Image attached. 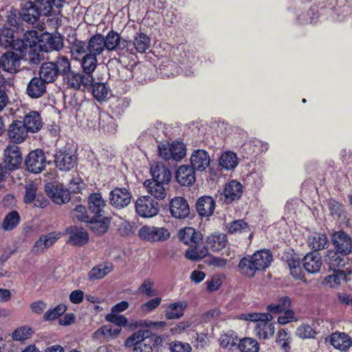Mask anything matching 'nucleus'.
I'll return each instance as SVG.
<instances>
[{
  "label": "nucleus",
  "instance_id": "338daca9",
  "mask_svg": "<svg viewBox=\"0 0 352 352\" xmlns=\"http://www.w3.org/2000/svg\"><path fill=\"white\" fill-rule=\"evenodd\" d=\"M66 309L67 307L65 305H58L54 309L47 311L43 316V318L45 320H55L62 316Z\"/></svg>",
  "mask_w": 352,
  "mask_h": 352
},
{
  "label": "nucleus",
  "instance_id": "f257e3e1",
  "mask_svg": "<svg viewBox=\"0 0 352 352\" xmlns=\"http://www.w3.org/2000/svg\"><path fill=\"white\" fill-rule=\"evenodd\" d=\"M273 259L271 252L268 250H261L252 256L243 258L239 263V269L241 274L252 277L256 271L267 268Z\"/></svg>",
  "mask_w": 352,
  "mask_h": 352
},
{
  "label": "nucleus",
  "instance_id": "a211bd4d",
  "mask_svg": "<svg viewBox=\"0 0 352 352\" xmlns=\"http://www.w3.org/2000/svg\"><path fill=\"white\" fill-rule=\"evenodd\" d=\"M152 181L168 184L171 179V173L168 167L162 162H153L150 167Z\"/></svg>",
  "mask_w": 352,
  "mask_h": 352
},
{
  "label": "nucleus",
  "instance_id": "4c0bfd02",
  "mask_svg": "<svg viewBox=\"0 0 352 352\" xmlns=\"http://www.w3.org/2000/svg\"><path fill=\"white\" fill-rule=\"evenodd\" d=\"M80 65L85 74L92 75L98 65L96 56L89 52L86 53L81 58Z\"/></svg>",
  "mask_w": 352,
  "mask_h": 352
},
{
  "label": "nucleus",
  "instance_id": "473e14b6",
  "mask_svg": "<svg viewBox=\"0 0 352 352\" xmlns=\"http://www.w3.org/2000/svg\"><path fill=\"white\" fill-rule=\"evenodd\" d=\"M59 74L54 62H47L42 64L39 69V76L47 84L54 82Z\"/></svg>",
  "mask_w": 352,
  "mask_h": 352
},
{
  "label": "nucleus",
  "instance_id": "37998d69",
  "mask_svg": "<svg viewBox=\"0 0 352 352\" xmlns=\"http://www.w3.org/2000/svg\"><path fill=\"white\" fill-rule=\"evenodd\" d=\"M42 44L30 46L28 50L27 59L33 65H38L44 59V54Z\"/></svg>",
  "mask_w": 352,
  "mask_h": 352
},
{
  "label": "nucleus",
  "instance_id": "8fccbe9b",
  "mask_svg": "<svg viewBox=\"0 0 352 352\" xmlns=\"http://www.w3.org/2000/svg\"><path fill=\"white\" fill-rule=\"evenodd\" d=\"M295 334L300 339H314L317 331L309 324L302 323L296 328Z\"/></svg>",
  "mask_w": 352,
  "mask_h": 352
},
{
  "label": "nucleus",
  "instance_id": "f704fd0d",
  "mask_svg": "<svg viewBox=\"0 0 352 352\" xmlns=\"http://www.w3.org/2000/svg\"><path fill=\"white\" fill-rule=\"evenodd\" d=\"M187 307L188 302L185 300L177 301L170 304L166 310V318L169 320L182 318Z\"/></svg>",
  "mask_w": 352,
  "mask_h": 352
},
{
  "label": "nucleus",
  "instance_id": "2f4dec72",
  "mask_svg": "<svg viewBox=\"0 0 352 352\" xmlns=\"http://www.w3.org/2000/svg\"><path fill=\"white\" fill-rule=\"evenodd\" d=\"M69 234V241L76 246H82L86 244L89 240V235L86 230L77 227H70L67 229Z\"/></svg>",
  "mask_w": 352,
  "mask_h": 352
},
{
  "label": "nucleus",
  "instance_id": "f03ea898",
  "mask_svg": "<svg viewBox=\"0 0 352 352\" xmlns=\"http://www.w3.org/2000/svg\"><path fill=\"white\" fill-rule=\"evenodd\" d=\"M240 319L256 322L255 333L259 339L268 340L274 334L275 327L271 322L272 316L270 314H244L240 316Z\"/></svg>",
  "mask_w": 352,
  "mask_h": 352
},
{
  "label": "nucleus",
  "instance_id": "5701e85b",
  "mask_svg": "<svg viewBox=\"0 0 352 352\" xmlns=\"http://www.w3.org/2000/svg\"><path fill=\"white\" fill-rule=\"evenodd\" d=\"M60 237V234L51 232L43 234L34 244L32 252L35 254L43 252L46 249L52 246Z\"/></svg>",
  "mask_w": 352,
  "mask_h": 352
},
{
  "label": "nucleus",
  "instance_id": "cd10ccee",
  "mask_svg": "<svg viewBox=\"0 0 352 352\" xmlns=\"http://www.w3.org/2000/svg\"><path fill=\"white\" fill-rule=\"evenodd\" d=\"M330 343L336 349L346 351L351 346L352 340L346 333L337 331L331 335Z\"/></svg>",
  "mask_w": 352,
  "mask_h": 352
},
{
  "label": "nucleus",
  "instance_id": "6e6d98bb",
  "mask_svg": "<svg viewBox=\"0 0 352 352\" xmlns=\"http://www.w3.org/2000/svg\"><path fill=\"white\" fill-rule=\"evenodd\" d=\"M146 331H138L130 336L124 342L125 347L130 348L132 346H135L140 343H145V338L147 337L146 336Z\"/></svg>",
  "mask_w": 352,
  "mask_h": 352
},
{
  "label": "nucleus",
  "instance_id": "0e129e2a",
  "mask_svg": "<svg viewBox=\"0 0 352 352\" xmlns=\"http://www.w3.org/2000/svg\"><path fill=\"white\" fill-rule=\"evenodd\" d=\"M91 86L93 87V95L96 100L102 101L107 97L109 89L104 83L100 82L94 85L92 84Z\"/></svg>",
  "mask_w": 352,
  "mask_h": 352
},
{
  "label": "nucleus",
  "instance_id": "13d9d810",
  "mask_svg": "<svg viewBox=\"0 0 352 352\" xmlns=\"http://www.w3.org/2000/svg\"><path fill=\"white\" fill-rule=\"evenodd\" d=\"M32 330L27 326L16 328L12 333V338L15 341H24L31 337Z\"/></svg>",
  "mask_w": 352,
  "mask_h": 352
},
{
  "label": "nucleus",
  "instance_id": "49530a36",
  "mask_svg": "<svg viewBox=\"0 0 352 352\" xmlns=\"http://www.w3.org/2000/svg\"><path fill=\"white\" fill-rule=\"evenodd\" d=\"M121 328L114 327L112 325H104L98 329L96 332V336L98 338L109 339L116 338L120 334Z\"/></svg>",
  "mask_w": 352,
  "mask_h": 352
},
{
  "label": "nucleus",
  "instance_id": "c03bdc74",
  "mask_svg": "<svg viewBox=\"0 0 352 352\" xmlns=\"http://www.w3.org/2000/svg\"><path fill=\"white\" fill-rule=\"evenodd\" d=\"M185 254V256L191 261H199L204 258L208 254V249L205 247L201 248L199 245L190 246Z\"/></svg>",
  "mask_w": 352,
  "mask_h": 352
},
{
  "label": "nucleus",
  "instance_id": "a878e982",
  "mask_svg": "<svg viewBox=\"0 0 352 352\" xmlns=\"http://www.w3.org/2000/svg\"><path fill=\"white\" fill-rule=\"evenodd\" d=\"M146 191L151 196L159 200L164 199L166 196V186L168 184H162L161 182L151 181L147 179L144 184Z\"/></svg>",
  "mask_w": 352,
  "mask_h": 352
},
{
  "label": "nucleus",
  "instance_id": "7c9ffc66",
  "mask_svg": "<svg viewBox=\"0 0 352 352\" xmlns=\"http://www.w3.org/2000/svg\"><path fill=\"white\" fill-rule=\"evenodd\" d=\"M19 15L25 22H36L41 14L34 3L28 1L23 6Z\"/></svg>",
  "mask_w": 352,
  "mask_h": 352
},
{
  "label": "nucleus",
  "instance_id": "9b49d317",
  "mask_svg": "<svg viewBox=\"0 0 352 352\" xmlns=\"http://www.w3.org/2000/svg\"><path fill=\"white\" fill-rule=\"evenodd\" d=\"M131 194L125 188H116L109 195L110 204L116 208L126 207L131 202Z\"/></svg>",
  "mask_w": 352,
  "mask_h": 352
},
{
  "label": "nucleus",
  "instance_id": "4be33fe9",
  "mask_svg": "<svg viewBox=\"0 0 352 352\" xmlns=\"http://www.w3.org/2000/svg\"><path fill=\"white\" fill-rule=\"evenodd\" d=\"M46 84L40 76L32 78L26 87L27 95L33 99L42 97L46 92Z\"/></svg>",
  "mask_w": 352,
  "mask_h": 352
},
{
  "label": "nucleus",
  "instance_id": "39448f33",
  "mask_svg": "<svg viewBox=\"0 0 352 352\" xmlns=\"http://www.w3.org/2000/svg\"><path fill=\"white\" fill-rule=\"evenodd\" d=\"M65 81L67 87L74 89L91 87L94 81L92 75H86L75 72H69L65 76Z\"/></svg>",
  "mask_w": 352,
  "mask_h": 352
},
{
  "label": "nucleus",
  "instance_id": "ddd939ff",
  "mask_svg": "<svg viewBox=\"0 0 352 352\" xmlns=\"http://www.w3.org/2000/svg\"><path fill=\"white\" fill-rule=\"evenodd\" d=\"M210 158L208 153L203 149L194 151L190 155L191 168L197 171L205 170L210 165Z\"/></svg>",
  "mask_w": 352,
  "mask_h": 352
},
{
  "label": "nucleus",
  "instance_id": "c756f323",
  "mask_svg": "<svg viewBox=\"0 0 352 352\" xmlns=\"http://www.w3.org/2000/svg\"><path fill=\"white\" fill-rule=\"evenodd\" d=\"M176 179L182 186H189L195 181V170L190 166L182 165L176 172Z\"/></svg>",
  "mask_w": 352,
  "mask_h": 352
},
{
  "label": "nucleus",
  "instance_id": "412c9836",
  "mask_svg": "<svg viewBox=\"0 0 352 352\" xmlns=\"http://www.w3.org/2000/svg\"><path fill=\"white\" fill-rule=\"evenodd\" d=\"M340 252L329 250L327 251L324 256V261L333 272H343L342 269L346 264V260L340 255Z\"/></svg>",
  "mask_w": 352,
  "mask_h": 352
},
{
  "label": "nucleus",
  "instance_id": "e2e57ef3",
  "mask_svg": "<svg viewBox=\"0 0 352 352\" xmlns=\"http://www.w3.org/2000/svg\"><path fill=\"white\" fill-rule=\"evenodd\" d=\"M186 156V146L182 142L172 143L171 159L179 161Z\"/></svg>",
  "mask_w": 352,
  "mask_h": 352
},
{
  "label": "nucleus",
  "instance_id": "aec40b11",
  "mask_svg": "<svg viewBox=\"0 0 352 352\" xmlns=\"http://www.w3.org/2000/svg\"><path fill=\"white\" fill-rule=\"evenodd\" d=\"M305 270L310 274H316L320 270L322 260L318 252H311L307 254L302 259Z\"/></svg>",
  "mask_w": 352,
  "mask_h": 352
},
{
  "label": "nucleus",
  "instance_id": "e433bc0d",
  "mask_svg": "<svg viewBox=\"0 0 352 352\" xmlns=\"http://www.w3.org/2000/svg\"><path fill=\"white\" fill-rule=\"evenodd\" d=\"M87 48L89 53L96 56L101 54L106 48L104 37L100 34L92 36Z\"/></svg>",
  "mask_w": 352,
  "mask_h": 352
},
{
  "label": "nucleus",
  "instance_id": "774afa93",
  "mask_svg": "<svg viewBox=\"0 0 352 352\" xmlns=\"http://www.w3.org/2000/svg\"><path fill=\"white\" fill-rule=\"evenodd\" d=\"M120 41L119 34L113 31L110 32L104 39L106 49L110 51L115 50Z\"/></svg>",
  "mask_w": 352,
  "mask_h": 352
},
{
  "label": "nucleus",
  "instance_id": "052dcab7",
  "mask_svg": "<svg viewBox=\"0 0 352 352\" xmlns=\"http://www.w3.org/2000/svg\"><path fill=\"white\" fill-rule=\"evenodd\" d=\"M344 276L343 272H334L333 274H330L324 278L322 284L326 287L336 288L340 284L341 279Z\"/></svg>",
  "mask_w": 352,
  "mask_h": 352
},
{
  "label": "nucleus",
  "instance_id": "0eeeda50",
  "mask_svg": "<svg viewBox=\"0 0 352 352\" xmlns=\"http://www.w3.org/2000/svg\"><path fill=\"white\" fill-rule=\"evenodd\" d=\"M331 241L336 251L342 255H349L352 252V239L344 232L338 231L333 234Z\"/></svg>",
  "mask_w": 352,
  "mask_h": 352
},
{
  "label": "nucleus",
  "instance_id": "4d7b16f0",
  "mask_svg": "<svg viewBox=\"0 0 352 352\" xmlns=\"http://www.w3.org/2000/svg\"><path fill=\"white\" fill-rule=\"evenodd\" d=\"M290 298L287 296H285L280 299L278 303L268 305L267 310L274 314H280L288 309L290 307Z\"/></svg>",
  "mask_w": 352,
  "mask_h": 352
},
{
  "label": "nucleus",
  "instance_id": "72a5a7b5",
  "mask_svg": "<svg viewBox=\"0 0 352 352\" xmlns=\"http://www.w3.org/2000/svg\"><path fill=\"white\" fill-rule=\"evenodd\" d=\"M23 123L31 133L37 132L43 126L40 114L37 111H30L24 117Z\"/></svg>",
  "mask_w": 352,
  "mask_h": 352
},
{
  "label": "nucleus",
  "instance_id": "4468645a",
  "mask_svg": "<svg viewBox=\"0 0 352 352\" xmlns=\"http://www.w3.org/2000/svg\"><path fill=\"white\" fill-rule=\"evenodd\" d=\"M169 209L171 215L176 219H185L190 214L188 204L181 197H177L170 201Z\"/></svg>",
  "mask_w": 352,
  "mask_h": 352
},
{
  "label": "nucleus",
  "instance_id": "c85d7f7f",
  "mask_svg": "<svg viewBox=\"0 0 352 352\" xmlns=\"http://www.w3.org/2000/svg\"><path fill=\"white\" fill-rule=\"evenodd\" d=\"M197 210L201 217H208L211 216L215 208V201L210 196H203L197 201Z\"/></svg>",
  "mask_w": 352,
  "mask_h": 352
},
{
  "label": "nucleus",
  "instance_id": "09e8293b",
  "mask_svg": "<svg viewBox=\"0 0 352 352\" xmlns=\"http://www.w3.org/2000/svg\"><path fill=\"white\" fill-rule=\"evenodd\" d=\"M238 348L241 352H258L259 344L252 338H244L240 340Z\"/></svg>",
  "mask_w": 352,
  "mask_h": 352
},
{
  "label": "nucleus",
  "instance_id": "864d4df0",
  "mask_svg": "<svg viewBox=\"0 0 352 352\" xmlns=\"http://www.w3.org/2000/svg\"><path fill=\"white\" fill-rule=\"evenodd\" d=\"M20 216L16 211H11L4 218L2 228L4 230H13L19 223Z\"/></svg>",
  "mask_w": 352,
  "mask_h": 352
},
{
  "label": "nucleus",
  "instance_id": "1a4fd4ad",
  "mask_svg": "<svg viewBox=\"0 0 352 352\" xmlns=\"http://www.w3.org/2000/svg\"><path fill=\"white\" fill-rule=\"evenodd\" d=\"M24 202L27 204L34 203V206L44 208L47 206V200L38 192V186L32 182L25 185Z\"/></svg>",
  "mask_w": 352,
  "mask_h": 352
},
{
  "label": "nucleus",
  "instance_id": "a19ab883",
  "mask_svg": "<svg viewBox=\"0 0 352 352\" xmlns=\"http://www.w3.org/2000/svg\"><path fill=\"white\" fill-rule=\"evenodd\" d=\"M89 228L96 234H102L107 232L108 229L109 220L106 217L90 218Z\"/></svg>",
  "mask_w": 352,
  "mask_h": 352
},
{
  "label": "nucleus",
  "instance_id": "6e6552de",
  "mask_svg": "<svg viewBox=\"0 0 352 352\" xmlns=\"http://www.w3.org/2000/svg\"><path fill=\"white\" fill-rule=\"evenodd\" d=\"M45 154L38 149L30 152L25 159L27 169L33 173L41 172L45 168Z\"/></svg>",
  "mask_w": 352,
  "mask_h": 352
},
{
  "label": "nucleus",
  "instance_id": "20e7f679",
  "mask_svg": "<svg viewBox=\"0 0 352 352\" xmlns=\"http://www.w3.org/2000/svg\"><path fill=\"white\" fill-rule=\"evenodd\" d=\"M159 204L149 196L139 197L135 202V211L142 217H153L159 212Z\"/></svg>",
  "mask_w": 352,
  "mask_h": 352
},
{
  "label": "nucleus",
  "instance_id": "bf43d9fd",
  "mask_svg": "<svg viewBox=\"0 0 352 352\" xmlns=\"http://www.w3.org/2000/svg\"><path fill=\"white\" fill-rule=\"evenodd\" d=\"M238 338L236 334L231 331L230 333L222 335L219 338V344L222 348L230 349L238 345Z\"/></svg>",
  "mask_w": 352,
  "mask_h": 352
},
{
  "label": "nucleus",
  "instance_id": "69168bd1",
  "mask_svg": "<svg viewBox=\"0 0 352 352\" xmlns=\"http://www.w3.org/2000/svg\"><path fill=\"white\" fill-rule=\"evenodd\" d=\"M115 50L122 56L127 57L129 55L135 54L134 49L132 43L126 40H122L119 42Z\"/></svg>",
  "mask_w": 352,
  "mask_h": 352
},
{
  "label": "nucleus",
  "instance_id": "79ce46f5",
  "mask_svg": "<svg viewBox=\"0 0 352 352\" xmlns=\"http://www.w3.org/2000/svg\"><path fill=\"white\" fill-rule=\"evenodd\" d=\"M238 157L231 151L224 152L219 158V165L226 170H233L238 165Z\"/></svg>",
  "mask_w": 352,
  "mask_h": 352
},
{
  "label": "nucleus",
  "instance_id": "393cba45",
  "mask_svg": "<svg viewBox=\"0 0 352 352\" xmlns=\"http://www.w3.org/2000/svg\"><path fill=\"white\" fill-rule=\"evenodd\" d=\"M242 192L243 187L241 184L236 180H232L226 185L223 190V195L225 202L230 204L239 199Z\"/></svg>",
  "mask_w": 352,
  "mask_h": 352
},
{
  "label": "nucleus",
  "instance_id": "6ab92c4d",
  "mask_svg": "<svg viewBox=\"0 0 352 352\" xmlns=\"http://www.w3.org/2000/svg\"><path fill=\"white\" fill-rule=\"evenodd\" d=\"M36 6L38 8L41 14L52 16L47 19V22H60L62 15L58 14V10L54 9L53 0H35Z\"/></svg>",
  "mask_w": 352,
  "mask_h": 352
},
{
  "label": "nucleus",
  "instance_id": "5fc2aeb1",
  "mask_svg": "<svg viewBox=\"0 0 352 352\" xmlns=\"http://www.w3.org/2000/svg\"><path fill=\"white\" fill-rule=\"evenodd\" d=\"M292 340V338L285 329H282L278 331L276 342L280 344L284 352L289 351Z\"/></svg>",
  "mask_w": 352,
  "mask_h": 352
},
{
  "label": "nucleus",
  "instance_id": "b1692460",
  "mask_svg": "<svg viewBox=\"0 0 352 352\" xmlns=\"http://www.w3.org/2000/svg\"><path fill=\"white\" fill-rule=\"evenodd\" d=\"M179 238L190 246L199 245L202 243V235L191 227H186L179 232Z\"/></svg>",
  "mask_w": 352,
  "mask_h": 352
},
{
  "label": "nucleus",
  "instance_id": "bb28decb",
  "mask_svg": "<svg viewBox=\"0 0 352 352\" xmlns=\"http://www.w3.org/2000/svg\"><path fill=\"white\" fill-rule=\"evenodd\" d=\"M89 209L96 217H102L104 208L106 206L105 201L100 193H92L88 199Z\"/></svg>",
  "mask_w": 352,
  "mask_h": 352
},
{
  "label": "nucleus",
  "instance_id": "680f3d73",
  "mask_svg": "<svg viewBox=\"0 0 352 352\" xmlns=\"http://www.w3.org/2000/svg\"><path fill=\"white\" fill-rule=\"evenodd\" d=\"M10 27H3L0 30V41L5 45H10L12 43L14 38L13 23H8Z\"/></svg>",
  "mask_w": 352,
  "mask_h": 352
},
{
  "label": "nucleus",
  "instance_id": "de8ad7c7",
  "mask_svg": "<svg viewBox=\"0 0 352 352\" xmlns=\"http://www.w3.org/2000/svg\"><path fill=\"white\" fill-rule=\"evenodd\" d=\"M150 45V38L146 34L140 33L134 37L132 46L134 52L144 53Z\"/></svg>",
  "mask_w": 352,
  "mask_h": 352
},
{
  "label": "nucleus",
  "instance_id": "f3484780",
  "mask_svg": "<svg viewBox=\"0 0 352 352\" xmlns=\"http://www.w3.org/2000/svg\"><path fill=\"white\" fill-rule=\"evenodd\" d=\"M21 56L14 52H7L1 58V66L3 69L13 74L19 71Z\"/></svg>",
  "mask_w": 352,
  "mask_h": 352
},
{
  "label": "nucleus",
  "instance_id": "3c124183",
  "mask_svg": "<svg viewBox=\"0 0 352 352\" xmlns=\"http://www.w3.org/2000/svg\"><path fill=\"white\" fill-rule=\"evenodd\" d=\"M70 43V52L75 60H79L80 56L87 50V45L83 41L74 39Z\"/></svg>",
  "mask_w": 352,
  "mask_h": 352
},
{
  "label": "nucleus",
  "instance_id": "dca6fc26",
  "mask_svg": "<svg viewBox=\"0 0 352 352\" xmlns=\"http://www.w3.org/2000/svg\"><path fill=\"white\" fill-rule=\"evenodd\" d=\"M28 132L22 121L16 120L10 124L8 135L12 142L19 144L25 140Z\"/></svg>",
  "mask_w": 352,
  "mask_h": 352
},
{
  "label": "nucleus",
  "instance_id": "7ed1b4c3",
  "mask_svg": "<svg viewBox=\"0 0 352 352\" xmlns=\"http://www.w3.org/2000/svg\"><path fill=\"white\" fill-rule=\"evenodd\" d=\"M139 236L142 239L149 242H161L168 239L170 234L164 227L144 226L139 230Z\"/></svg>",
  "mask_w": 352,
  "mask_h": 352
},
{
  "label": "nucleus",
  "instance_id": "9d476101",
  "mask_svg": "<svg viewBox=\"0 0 352 352\" xmlns=\"http://www.w3.org/2000/svg\"><path fill=\"white\" fill-rule=\"evenodd\" d=\"M5 165L14 170L19 167L22 162V156L19 148L16 145L8 146L3 151Z\"/></svg>",
  "mask_w": 352,
  "mask_h": 352
},
{
  "label": "nucleus",
  "instance_id": "f8f14e48",
  "mask_svg": "<svg viewBox=\"0 0 352 352\" xmlns=\"http://www.w3.org/2000/svg\"><path fill=\"white\" fill-rule=\"evenodd\" d=\"M39 41L46 52L50 50L59 51L63 47V39L59 34L43 33L40 35Z\"/></svg>",
  "mask_w": 352,
  "mask_h": 352
},
{
  "label": "nucleus",
  "instance_id": "603ef678",
  "mask_svg": "<svg viewBox=\"0 0 352 352\" xmlns=\"http://www.w3.org/2000/svg\"><path fill=\"white\" fill-rule=\"evenodd\" d=\"M53 62L59 76H65L71 71V63L67 56H60Z\"/></svg>",
  "mask_w": 352,
  "mask_h": 352
},
{
  "label": "nucleus",
  "instance_id": "ea45409f",
  "mask_svg": "<svg viewBox=\"0 0 352 352\" xmlns=\"http://www.w3.org/2000/svg\"><path fill=\"white\" fill-rule=\"evenodd\" d=\"M308 243L309 247L314 250V252H317L326 248L329 244V240L325 234L315 233L309 236Z\"/></svg>",
  "mask_w": 352,
  "mask_h": 352
},
{
  "label": "nucleus",
  "instance_id": "423d86ee",
  "mask_svg": "<svg viewBox=\"0 0 352 352\" xmlns=\"http://www.w3.org/2000/svg\"><path fill=\"white\" fill-rule=\"evenodd\" d=\"M47 195L56 204H63L69 201L70 192L59 183H48L45 185Z\"/></svg>",
  "mask_w": 352,
  "mask_h": 352
},
{
  "label": "nucleus",
  "instance_id": "c9c22d12",
  "mask_svg": "<svg viewBox=\"0 0 352 352\" xmlns=\"http://www.w3.org/2000/svg\"><path fill=\"white\" fill-rule=\"evenodd\" d=\"M227 242V236L225 234H212L207 238L206 245L212 251L218 252L226 247Z\"/></svg>",
  "mask_w": 352,
  "mask_h": 352
},
{
  "label": "nucleus",
  "instance_id": "a18cd8bd",
  "mask_svg": "<svg viewBox=\"0 0 352 352\" xmlns=\"http://www.w3.org/2000/svg\"><path fill=\"white\" fill-rule=\"evenodd\" d=\"M228 233L231 234H241L250 231L249 225L242 219L233 221L226 226Z\"/></svg>",
  "mask_w": 352,
  "mask_h": 352
},
{
  "label": "nucleus",
  "instance_id": "2eb2a0df",
  "mask_svg": "<svg viewBox=\"0 0 352 352\" xmlns=\"http://www.w3.org/2000/svg\"><path fill=\"white\" fill-rule=\"evenodd\" d=\"M55 164L60 170L69 171L75 166L76 157L66 150H60L55 155Z\"/></svg>",
  "mask_w": 352,
  "mask_h": 352
},
{
  "label": "nucleus",
  "instance_id": "58836bf2",
  "mask_svg": "<svg viewBox=\"0 0 352 352\" xmlns=\"http://www.w3.org/2000/svg\"><path fill=\"white\" fill-rule=\"evenodd\" d=\"M113 270V265L109 263L100 264L94 267L89 272L88 277L91 280L104 278Z\"/></svg>",
  "mask_w": 352,
  "mask_h": 352
}]
</instances>
